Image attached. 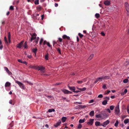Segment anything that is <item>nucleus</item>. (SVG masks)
<instances>
[{
    "mask_svg": "<svg viewBox=\"0 0 129 129\" xmlns=\"http://www.w3.org/2000/svg\"><path fill=\"white\" fill-rule=\"evenodd\" d=\"M10 37H11V34L10 33V32H9L8 33V41L6 37L5 36L4 37V41L5 42V43L7 45L9 43L10 44L11 42V40H10Z\"/></svg>",
    "mask_w": 129,
    "mask_h": 129,
    "instance_id": "f257e3e1",
    "label": "nucleus"
},
{
    "mask_svg": "<svg viewBox=\"0 0 129 129\" xmlns=\"http://www.w3.org/2000/svg\"><path fill=\"white\" fill-rule=\"evenodd\" d=\"M15 82L16 83H17L19 85L20 87L22 89H25V87L23 84L16 80H15Z\"/></svg>",
    "mask_w": 129,
    "mask_h": 129,
    "instance_id": "f03ea898",
    "label": "nucleus"
},
{
    "mask_svg": "<svg viewBox=\"0 0 129 129\" xmlns=\"http://www.w3.org/2000/svg\"><path fill=\"white\" fill-rule=\"evenodd\" d=\"M125 6L126 10L127 12V14L128 15H129V5L126 2L125 3Z\"/></svg>",
    "mask_w": 129,
    "mask_h": 129,
    "instance_id": "7ed1b4c3",
    "label": "nucleus"
},
{
    "mask_svg": "<svg viewBox=\"0 0 129 129\" xmlns=\"http://www.w3.org/2000/svg\"><path fill=\"white\" fill-rule=\"evenodd\" d=\"M115 113L116 114H118L119 112V106H117L115 108Z\"/></svg>",
    "mask_w": 129,
    "mask_h": 129,
    "instance_id": "20e7f679",
    "label": "nucleus"
},
{
    "mask_svg": "<svg viewBox=\"0 0 129 129\" xmlns=\"http://www.w3.org/2000/svg\"><path fill=\"white\" fill-rule=\"evenodd\" d=\"M94 120V119H90L89 121L87 122V124L90 125H92L93 123Z\"/></svg>",
    "mask_w": 129,
    "mask_h": 129,
    "instance_id": "39448f33",
    "label": "nucleus"
},
{
    "mask_svg": "<svg viewBox=\"0 0 129 129\" xmlns=\"http://www.w3.org/2000/svg\"><path fill=\"white\" fill-rule=\"evenodd\" d=\"M37 36V35L35 34H34L32 36V37L31 38L30 42H31L33 41L34 40H35L36 38V36Z\"/></svg>",
    "mask_w": 129,
    "mask_h": 129,
    "instance_id": "423d86ee",
    "label": "nucleus"
},
{
    "mask_svg": "<svg viewBox=\"0 0 129 129\" xmlns=\"http://www.w3.org/2000/svg\"><path fill=\"white\" fill-rule=\"evenodd\" d=\"M110 122V121L109 120H107L106 121L104 122L103 123L102 125L104 127H105L106 125L109 124Z\"/></svg>",
    "mask_w": 129,
    "mask_h": 129,
    "instance_id": "0eeeda50",
    "label": "nucleus"
},
{
    "mask_svg": "<svg viewBox=\"0 0 129 129\" xmlns=\"http://www.w3.org/2000/svg\"><path fill=\"white\" fill-rule=\"evenodd\" d=\"M103 79L102 78V77H101L98 78H96V81L94 82V84L96 83L97 82L99 81H102Z\"/></svg>",
    "mask_w": 129,
    "mask_h": 129,
    "instance_id": "6e6552de",
    "label": "nucleus"
},
{
    "mask_svg": "<svg viewBox=\"0 0 129 129\" xmlns=\"http://www.w3.org/2000/svg\"><path fill=\"white\" fill-rule=\"evenodd\" d=\"M104 3L105 5L107 6H109L111 4L110 1L108 0L105 1L104 2Z\"/></svg>",
    "mask_w": 129,
    "mask_h": 129,
    "instance_id": "1a4fd4ad",
    "label": "nucleus"
},
{
    "mask_svg": "<svg viewBox=\"0 0 129 129\" xmlns=\"http://www.w3.org/2000/svg\"><path fill=\"white\" fill-rule=\"evenodd\" d=\"M23 44V42H21L17 45V47L19 48H21Z\"/></svg>",
    "mask_w": 129,
    "mask_h": 129,
    "instance_id": "9d476101",
    "label": "nucleus"
},
{
    "mask_svg": "<svg viewBox=\"0 0 129 129\" xmlns=\"http://www.w3.org/2000/svg\"><path fill=\"white\" fill-rule=\"evenodd\" d=\"M62 38L63 39H67L68 40H70V37L66 35H64L62 36Z\"/></svg>",
    "mask_w": 129,
    "mask_h": 129,
    "instance_id": "9b49d317",
    "label": "nucleus"
},
{
    "mask_svg": "<svg viewBox=\"0 0 129 129\" xmlns=\"http://www.w3.org/2000/svg\"><path fill=\"white\" fill-rule=\"evenodd\" d=\"M68 87L69 88L70 90L72 91L73 92L75 89V88L74 87H70L69 86H68Z\"/></svg>",
    "mask_w": 129,
    "mask_h": 129,
    "instance_id": "f8f14e48",
    "label": "nucleus"
},
{
    "mask_svg": "<svg viewBox=\"0 0 129 129\" xmlns=\"http://www.w3.org/2000/svg\"><path fill=\"white\" fill-rule=\"evenodd\" d=\"M44 69L45 68H44L43 67H39V68L38 70H40L41 71H42V72H44Z\"/></svg>",
    "mask_w": 129,
    "mask_h": 129,
    "instance_id": "ddd939ff",
    "label": "nucleus"
},
{
    "mask_svg": "<svg viewBox=\"0 0 129 129\" xmlns=\"http://www.w3.org/2000/svg\"><path fill=\"white\" fill-rule=\"evenodd\" d=\"M95 124L96 126L102 125L101 124H100V122L99 121H96L95 123Z\"/></svg>",
    "mask_w": 129,
    "mask_h": 129,
    "instance_id": "4468645a",
    "label": "nucleus"
},
{
    "mask_svg": "<svg viewBox=\"0 0 129 129\" xmlns=\"http://www.w3.org/2000/svg\"><path fill=\"white\" fill-rule=\"evenodd\" d=\"M11 83H10L8 82H6L5 83V87L9 86L11 85Z\"/></svg>",
    "mask_w": 129,
    "mask_h": 129,
    "instance_id": "2eb2a0df",
    "label": "nucleus"
},
{
    "mask_svg": "<svg viewBox=\"0 0 129 129\" xmlns=\"http://www.w3.org/2000/svg\"><path fill=\"white\" fill-rule=\"evenodd\" d=\"M102 78L103 79H109L110 77V76H102Z\"/></svg>",
    "mask_w": 129,
    "mask_h": 129,
    "instance_id": "dca6fc26",
    "label": "nucleus"
},
{
    "mask_svg": "<svg viewBox=\"0 0 129 129\" xmlns=\"http://www.w3.org/2000/svg\"><path fill=\"white\" fill-rule=\"evenodd\" d=\"M61 123V121L57 122L54 125V126L55 127H57L59 126Z\"/></svg>",
    "mask_w": 129,
    "mask_h": 129,
    "instance_id": "f3484780",
    "label": "nucleus"
},
{
    "mask_svg": "<svg viewBox=\"0 0 129 129\" xmlns=\"http://www.w3.org/2000/svg\"><path fill=\"white\" fill-rule=\"evenodd\" d=\"M93 56L94 54H91L88 59V60H91L93 58Z\"/></svg>",
    "mask_w": 129,
    "mask_h": 129,
    "instance_id": "a211bd4d",
    "label": "nucleus"
},
{
    "mask_svg": "<svg viewBox=\"0 0 129 129\" xmlns=\"http://www.w3.org/2000/svg\"><path fill=\"white\" fill-rule=\"evenodd\" d=\"M94 111H91L89 113V115L91 116H93L94 115Z\"/></svg>",
    "mask_w": 129,
    "mask_h": 129,
    "instance_id": "6ab92c4d",
    "label": "nucleus"
},
{
    "mask_svg": "<svg viewBox=\"0 0 129 129\" xmlns=\"http://www.w3.org/2000/svg\"><path fill=\"white\" fill-rule=\"evenodd\" d=\"M37 50V49L36 48H35L34 49H33L32 50V52L34 53L35 54H36Z\"/></svg>",
    "mask_w": 129,
    "mask_h": 129,
    "instance_id": "aec40b11",
    "label": "nucleus"
},
{
    "mask_svg": "<svg viewBox=\"0 0 129 129\" xmlns=\"http://www.w3.org/2000/svg\"><path fill=\"white\" fill-rule=\"evenodd\" d=\"M45 59L47 60H48V54L47 53L45 55Z\"/></svg>",
    "mask_w": 129,
    "mask_h": 129,
    "instance_id": "412c9836",
    "label": "nucleus"
},
{
    "mask_svg": "<svg viewBox=\"0 0 129 129\" xmlns=\"http://www.w3.org/2000/svg\"><path fill=\"white\" fill-rule=\"evenodd\" d=\"M62 92H64V93L66 94H68V90H67L66 89H64L62 90Z\"/></svg>",
    "mask_w": 129,
    "mask_h": 129,
    "instance_id": "4be33fe9",
    "label": "nucleus"
},
{
    "mask_svg": "<svg viewBox=\"0 0 129 129\" xmlns=\"http://www.w3.org/2000/svg\"><path fill=\"white\" fill-rule=\"evenodd\" d=\"M107 102V100H104L102 103V104L104 105H106Z\"/></svg>",
    "mask_w": 129,
    "mask_h": 129,
    "instance_id": "5701e85b",
    "label": "nucleus"
},
{
    "mask_svg": "<svg viewBox=\"0 0 129 129\" xmlns=\"http://www.w3.org/2000/svg\"><path fill=\"white\" fill-rule=\"evenodd\" d=\"M66 119L67 118L66 117H63L62 118L61 120L62 122H65Z\"/></svg>",
    "mask_w": 129,
    "mask_h": 129,
    "instance_id": "b1692460",
    "label": "nucleus"
},
{
    "mask_svg": "<svg viewBox=\"0 0 129 129\" xmlns=\"http://www.w3.org/2000/svg\"><path fill=\"white\" fill-rule=\"evenodd\" d=\"M85 119H80L79 121V123H82L85 122Z\"/></svg>",
    "mask_w": 129,
    "mask_h": 129,
    "instance_id": "393cba45",
    "label": "nucleus"
},
{
    "mask_svg": "<svg viewBox=\"0 0 129 129\" xmlns=\"http://www.w3.org/2000/svg\"><path fill=\"white\" fill-rule=\"evenodd\" d=\"M55 111V110L54 109H50L48 110V112H54Z\"/></svg>",
    "mask_w": 129,
    "mask_h": 129,
    "instance_id": "a878e982",
    "label": "nucleus"
},
{
    "mask_svg": "<svg viewBox=\"0 0 129 129\" xmlns=\"http://www.w3.org/2000/svg\"><path fill=\"white\" fill-rule=\"evenodd\" d=\"M95 116L97 118H101L102 117L101 115L100 114L98 115H96Z\"/></svg>",
    "mask_w": 129,
    "mask_h": 129,
    "instance_id": "bb28decb",
    "label": "nucleus"
},
{
    "mask_svg": "<svg viewBox=\"0 0 129 129\" xmlns=\"http://www.w3.org/2000/svg\"><path fill=\"white\" fill-rule=\"evenodd\" d=\"M129 119H125L124 121V123L125 124H127L129 122Z\"/></svg>",
    "mask_w": 129,
    "mask_h": 129,
    "instance_id": "cd10ccee",
    "label": "nucleus"
},
{
    "mask_svg": "<svg viewBox=\"0 0 129 129\" xmlns=\"http://www.w3.org/2000/svg\"><path fill=\"white\" fill-rule=\"evenodd\" d=\"M78 89L82 91H84L86 90V88L85 87H84L82 88H78Z\"/></svg>",
    "mask_w": 129,
    "mask_h": 129,
    "instance_id": "c85d7f7f",
    "label": "nucleus"
},
{
    "mask_svg": "<svg viewBox=\"0 0 129 129\" xmlns=\"http://www.w3.org/2000/svg\"><path fill=\"white\" fill-rule=\"evenodd\" d=\"M57 51L60 54H61L60 49L59 48H58L56 49Z\"/></svg>",
    "mask_w": 129,
    "mask_h": 129,
    "instance_id": "c756f323",
    "label": "nucleus"
},
{
    "mask_svg": "<svg viewBox=\"0 0 129 129\" xmlns=\"http://www.w3.org/2000/svg\"><path fill=\"white\" fill-rule=\"evenodd\" d=\"M23 47H24L25 48L27 49L28 48L27 46V43L26 42H25L24 43Z\"/></svg>",
    "mask_w": 129,
    "mask_h": 129,
    "instance_id": "7c9ffc66",
    "label": "nucleus"
},
{
    "mask_svg": "<svg viewBox=\"0 0 129 129\" xmlns=\"http://www.w3.org/2000/svg\"><path fill=\"white\" fill-rule=\"evenodd\" d=\"M62 38H58V40L57 41V42H61L62 41Z\"/></svg>",
    "mask_w": 129,
    "mask_h": 129,
    "instance_id": "2f4dec72",
    "label": "nucleus"
},
{
    "mask_svg": "<svg viewBox=\"0 0 129 129\" xmlns=\"http://www.w3.org/2000/svg\"><path fill=\"white\" fill-rule=\"evenodd\" d=\"M95 16L97 18H99L100 17V15L99 13H96L95 14Z\"/></svg>",
    "mask_w": 129,
    "mask_h": 129,
    "instance_id": "473e14b6",
    "label": "nucleus"
},
{
    "mask_svg": "<svg viewBox=\"0 0 129 129\" xmlns=\"http://www.w3.org/2000/svg\"><path fill=\"white\" fill-rule=\"evenodd\" d=\"M118 123L119 122L117 120H116V122L114 124V126L116 127L117 126Z\"/></svg>",
    "mask_w": 129,
    "mask_h": 129,
    "instance_id": "72a5a7b5",
    "label": "nucleus"
},
{
    "mask_svg": "<svg viewBox=\"0 0 129 129\" xmlns=\"http://www.w3.org/2000/svg\"><path fill=\"white\" fill-rule=\"evenodd\" d=\"M128 79H125L123 80V82L124 83H127L128 82Z\"/></svg>",
    "mask_w": 129,
    "mask_h": 129,
    "instance_id": "f704fd0d",
    "label": "nucleus"
},
{
    "mask_svg": "<svg viewBox=\"0 0 129 129\" xmlns=\"http://www.w3.org/2000/svg\"><path fill=\"white\" fill-rule=\"evenodd\" d=\"M114 107L113 105L110 106V109L111 110H113Z\"/></svg>",
    "mask_w": 129,
    "mask_h": 129,
    "instance_id": "c9c22d12",
    "label": "nucleus"
},
{
    "mask_svg": "<svg viewBox=\"0 0 129 129\" xmlns=\"http://www.w3.org/2000/svg\"><path fill=\"white\" fill-rule=\"evenodd\" d=\"M35 4L36 5H38L39 4V0H37L35 1Z\"/></svg>",
    "mask_w": 129,
    "mask_h": 129,
    "instance_id": "e433bc0d",
    "label": "nucleus"
},
{
    "mask_svg": "<svg viewBox=\"0 0 129 129\" xmlns=\"http://www.w3.org/2000/svg\"><path fill=\"white\" fill-rule=\"evenodd\" d=\"M23 82H25V83L27 82L29 84H30V85H32L33 84L31 83L30 82H28V81H27V80L23 81Z\"/></svg>",
    "mask_w": 129,
    "mask_h": 129,
    "instance_id": "4c0bfd02",
    "label": "nucleus"
},
{
    "mask_svg": "<svg viewBox=\"0 0 129 129\" xmlns=\"http://www.w3.org/2000/svg\"><path fill=\"white\" fill-rule=\"evenodd\" d=\"M78 35L80 37V38H82L83 36V35L81 33H79L78 34Z\"/></svg>",
    "mask_w": 129,
    "mask_h": 129,
    "instance_id": "58836bf2",
    "label": "nucleus"
},
{
    "mask_svg": "<svg viewBox=\"0 0 129 129\" xmlns=\"http://www.w3.org/2000/svg\"><path fill=\"white\" fill-rule=\"evenodd\" d=\"M4 69L6 71L7 73V72H8L9 71L7 67H4Z\"/></svg>",
    "mask_w": 129,
    "mask_h": 129,
    "instance_id": "ea45409f",
    "label": "nucleus"
},
{
    "mask_svg": "<svg viewBox=\"0 0 129 129\" xmlns=\"http://www.w3.org/2000/svg\"><path fill=\"white\" fill-rule=\"evenodd\" d=\"M43 41V38H41V40L40 41L39 44L40 45H41L42 44V42Z\"/></svg>",
    "mask_w": 129,
    "mask_h": 129,
    "instance_id": "a19ab883",
    "label": "nucleus"
},
{
    "mask_svg": "<svg viewBox=\"0 0 129 129\" xmlns=\"http://www.w3.org/2000/svg\"><path fill=\"white\" fill-rule=\"evenodd\" d=\"M83 82V81L82 80L78 81L77 82L79 84H81Z\"/></svg>",
    "mask_w": 129,
    "mask_h": 129,
    "instance_id": "79ce46f5",
    "label": "nucleus"
},
{
    "mask_svg": "<svg viewBox=\"0 0 129 129\" xmlns=\"http://www.w3.org/2000/svg\"><path fill=\"white\" fill-rule=\"evenodd\" d=\"M10 10H14L13 7L12 6H11L10 8Z\"/></svg>",
    "mask_w": 129,
    "mask_h": 129,
    "instance_id": "37998d69",
    "label": "nucleus"
},
{
    "mask_svg": "<svg viewBox=\"0 0 129 129\" xmlns=\"http://www.w3.org/2000/svg\"><path fill=\"white\" fill-rule=\"evenodd\" d=\"M82 126L81 124H79L78 127V128L79 129L81 128L82 127Z\"/></svg>",
    "mask_w": 129,
    "mask_h": 129,
    "instance_id": "c03bdc74",
    "label": "nucleus"
},
{
    "mask_svg": "<svg viewBox=\"0 0 129 129\" xmlns=\"http://www.w3.org/2000/svg\"><path fill=\"white\" fill-rule=\"evenodd\" d=\"M79 106L80 107H81L82 108H85L86 107V106H85V105H79Z\"/></svg>",
    "mask_w": 129,
    "mask_h": 129,
    "instance_id": "a18cd8bd",
    "label": "nucleus"
},
{
    "mask_svg": "<svg viewBox=\"0 0 129 129\" xmlns=\"http://www.w3.org/2000/svg\"><path fill=\"white\" fill-rule=\"evenodd\" d=\"M39 67L38 66H35L34 69H35L36 70H38L39 69Z\"/></svg>",
    "mask_w": 129,
    "mask_h": 129,
    "instance_id": "49530a36",
    "label": "nucleus"
},
{
    "mask_svg": "<svg viewBox=\"0 0 129 129\" xmlns=\"http://www.w3.org/2000/svg\"><path fill=\"white\" fill-rule=\"evenodd\" d=\"M47 45L49 47H52L51 46L50 44L48 42V43H47Z\"/></svg>",
    "mask_w": 129,
    "mask_h": 129,
    "instance_id": "de8ad7c7",
    "label": "nucleus"
},
{
    "mask_svg": "<svg viewBox=\"0 0 129 129\" xmlns=\"http://www.w3.org/2000/svg\"><path fill=\"white\" fill-rule=\"evenodd\" d=\"M103 88L104 89H106L107 87L105 84H104L103 85Z\"/></svg>",
    "mask_w": 129,
    "mask_h": 129,
    "instance_id": "09e8293b",
    "label": "nucleus"
},
{
    "mask_svg": "<svg viewBox=\"0 0 129 129\" xmlns=\"http://www.w3.org/2000/svg\"><path fill=\"white\" fill-rule=\"evenodd\" d=\"M98 98H103V95L102 94H100L98 96Z\"/></svg>",
    "mask_w": 129,
    "mask_h": 129,
    "instance_id": "8fccbe9b",
    "label": "nucleus"
},
{
    "mask_svg": "<svg viewBox=\"0 0 129 129\" xmlns=\"http://www.w3.org/2000/svg\"><path fill=\"white\" fill-rule=\"evenodd\" d=\"M104 99L106 100H107V101L109 100V97H106L104 98Z\"/></svg>",
    "mask_w": 129,
    "mask_h": 129,
    "instance_id": "3c124183",
    "label": "nucleus"
},
{
    "mask_svg": "<svg viewBox=\"0 0 129 129\" xmlns=\"http://www.w3.org/2000/svg\"><path fill=\"white\" fill-rule=\"evenodd\" d=\"M106 111L109 113H110L111 112L110 110L109 109H107Z\"/></svg>",
    "mask_w": 129,
    "mask_h": 129,
    "instance_id": "603ef678",
    "label": "nucleus"
},
{
    "mask_svg": "<svg viewBox=\"0 0 129 129\" xmlns=\"http://www.w3.org/2000/svg\"><path fill=\"white\" fill-rule=\"evenodd\" d=\"M48 42H47V41L46 40H45L44 41L43 44L44 45H45V44H47Z\"/></svg>",
    "mask_w": 129,
    "mask_h": 129,
    "instance_id": "864d4df0",
    "label": "nucleus"
},
{
    "mask_svg": "<svg viewBox=\"0 0 129 129\" xmlns=\"http://www.w3.org/2000/svg\"><path fill=\"white\" fill-rule=\"evenodd\" d=\"M127 89H125L123 92L125 94L127 92Z\"/></svg>",
    "mask_w": 129,
    "mask_h": 129,
    "instance_id": "5fc2aeb1",
    "label": "nucleus"
},
{
    "mask_svg": "<svg viewBox=\"0 0 129 129\" xmlns=\"http://www.w3.org/2000/svg\"><path fill=\"white\" fill-rule=\"evenodd\" d=\"M94 102V100L93 99L90 100L89 102V103H93Z\"/></svg>",
    "mask_w": 129,
    "mask_h": 129,
    "instance_id": "6e6d98bb",
    "label": "nucleus"
},
{
    "mask_svg": "<svg viewBox=\"0 0 129 129\" xmlns=\"http://www.w3.org/2000/svg\"><path fill=\"white\" fill-rule=\"evenodd\" d=\"M34 66L30 65L29 66V67L31 68L32 69H34Z\"/></svg>",
    "mask_w": 129,
    "mask_h": 129,
    "instance_id": "4d7b16f0",
    "label": "nucleus"
},
{
    "mask_svg": "<svg viewBox=\"0 0 129 129\" xmlns=\"http://www.w3.org/2000/svg\"><path fill=\"white\" fill-rule=\"evenodd\" d=\"M57 42H55V41H53V46H54V45L57 44Z\"/></svg>",
    "mask_w": 129,
    "mask_h": 129,
    "instance_id": "13d9d810",
    "label": "nucleus"
},
{
    "mask_svg": "<svg viewBox=\"0 0 129 129\" xmlns=\"http://www.w3.org/2000/svg\"><path fill=\"white\" fill-rule=\"evenodd\" d=\"M1 23L2 24H4L5 23V20H3L1 21Z\"/></svg>",
    "mask_w": 129,
    "mask_h": 129,
    "instance_id": "bf43d9fd",
    "label": "nucleus"
},
{
    "mask_svg": "<svg viewBox=\"0 0 129 129\" xmlns=\"http://www.w3.org/2000/svg\"><path fill=\"white\" fill-rule=\"evenodd\" d=\"M22 63L24 64H25L26 65H27V62L25 61H22Z\"/></svg>",
    "mask_w": 129,
    "mask_h": 129,
    "instance_id": "052dcab7",
    "label": "nucleus"
},
{
    "mask_svg": "<svg viewBox=\"0 0 129 129\" xmlns=\"http://www.w3.org/2000/svg\"><path fill=\"white\" fill-rule=\"evenodd\" d=\"M18 61L19 62H20L21 63H22V60L20 59H18Z\"/></svg>",
    "mask_w": 129,
    "mask_h": 129,
    "instance_id": "680f3d73",
    "label": "nucleus"
},
{
    "mask_svg": "<svg viewBox=\"0 0 129 129\" xmlns=\"http://www.w3.org/2000/svg\"><path fill=\"white\" fill-rule=\"evenodd\" d=\"M101 35L103 36H105V34L104 32H101Z\"/></svg>",
    "mask_w": 129,
    "mask_h": 129,
    "instance_id": "e2e57ef3",
    "label": "nucleus"
},
{
    "mask_svg": "<svg viewBox=\"0 0 129 129\" xmlns=\"http://www.w3.org/2000/svg\"><path fill=\"white\" fill-rule=\"evenodd\" d=\"M127 112L129 114V107H127Z\"/></svg>",
    "mask_w": 129,
    "mask_h": 129,
    "instance_id": "0e129e2a",
    "label": "nucleus"
},
{
    "mask_svg": "<svg viewBox=\"0 0 129 129\" xmlns=\"http://www.w3.org/2000/svg\"><path fill=\"white\" fill-rule=\"evenodd\" d=\"M110 92V90H108L107 92L106 93V94H108V93H109Z\"/></svg>",
    "mask_w": 129,
    "mask_h": 129,
    "instance_id": "69168bd1",
    "label": "nucleus"
},
{
    "mask_svg": "<svg viewBox=\"0 0 129 129\" xmlns=\"http://www.w3.org/2000/svg\"><path fill=\"white\" fill-rule=\"evenodd\" d=\"M3 47V46L2 45H0V49L2 50Z\"/></svg>",
    "mask_w": 129,
    "mask_h": 129,
    "instance_id": "338daca9",
    "label": "nucleus"
},
{
    "mask_svg": "<svg viewBox=\"0 0 129 129\" xmlns=\"http://www.w3.org/2000/svg\"><path fill=\"white\" fill-rule=\"evenodd\" d=\"M9 75L11 74H12V73L10 71H9L7 73Z\"/></svg>",
    "mask_w": 129,
    "mask_h": 129,
    "instance_id": "774afa93",
    "label": "nucleus"
}]
</instances>
